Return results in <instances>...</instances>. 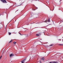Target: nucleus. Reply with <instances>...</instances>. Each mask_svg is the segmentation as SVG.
I'll return each instance as SVG.
<instances>
[{"label": "nucleus", "instance_id": "nucleus-14", "mask_svg": "<svg viewBox=\"0 0 63 63\" xmlns=\"http://www.w3.org/2000/svg\"><path fill=\"white\" fill-rule=\"evenodd\" d=\"M49 63H51V62H50Z\"/></svg>", "mask_w": 63, "mask_h": 63}, {"label": "nucleus", "instance_id": "nucleus-11", "mask_svg": "<svg viewBox=\"0 0 63 63\" xmlns=\"http://www.w3.org/2000/svg\"><path fill=\"white\" fill-rule=\"evenodd\" d=\"M2 57V56H1L0 57V59H1V58Z\"/></svg>", "mask_w": 63, "mask_h": 63}, {"label": "nucleus", "instance_id": "nucleus-13", "mask_svg": "<svg viewBox=\"0 0 63 63\" xmlns=\"http://www.w3.org/2000/svg\"><path fill=\"white\" fill-rule=\"evenodd\" d=\"M50 46H52V45H50Z\"/></svg>", "mask_w": 63, "mask_h": 63}, {"label": "nucleus", "instance_id": "nucleus-9", "mask_svg": "<svg viewBox=\"0 0 63 63\" xmlns=\"http://www.w3.org/2000/svg\"><path fill=\"white\" fill-rule=\"evenodd\" d=\"M48 22H50V20H48Z\"/></svg>", "mask_w": 63, "mask_h": 63}, {"label": "nucleus", "instance_id": "nucleus-2", "mask_svg": "<svg viewBox=\"0 0 63 63\" xmlns=\"http://www.w3.org/2000/svg\"><path fill=\"white\" fill-rule=\"evenodd\" d=\"M14 56V54H11L10 55V57H12V56Z\"/></svg>", "mask_w": 63, "mask_h": 63}, {"label": "nucleus", "instance_id": "nucleus-7", "mask_svg": "<svg viewBox=\"0 0 63 63\" xmlns=\"http://www.w3.org/2000/svg\"><path fill=\"white\" fill-rule=\"evenodd\" d=\"M42 59L43 60H44V58H42Z\"/></svg>", "mask_w": 63, "mask_h": 63}, {"label": "nucleus", "instance_id": "nucleus-1", "mask_svg": "<svg viewBox=\"0 0 63 63\" xmlns=\"http://www.w3.org/2000/svg\"><path fill=\"white\" fill-rule=\"evenodd\" d=\"M1 1H2V2L3 3H7V2L6 1V0H0Z\"/></svg>", "mask_w": 63, "mask_h": 63}, {"label": "nucleus", "instance_id": "nucleus-15", "mask_svg": "<svg viewBox=\"0 0 63 63\" xmlns=\"http://www.w3.org/2000/svg\"><path fill=\"white\" fill-rule=\"evenodd\" d=\"M39 35H40V34H39Z\"/></svg>", "mask_w": 63, "mask_h": 63}, {"label": "nucleus", "instance_id": "nucleus-6", "mask_svg": "<svg viewBox=\"0 0 63 63\" xmlns=\"http://www.w3.org/2000/svg\"><path fill=\"white\" fill-rule=\"evenodd\" d=\"M59 46H63V45L61 44H59Z\"/></svg>", "mask_w": 63, "mask_h": 63}, {"label": "nucleus", "instance_id": "nucleus-4", "mask_svg": "<svg viewBox=\"0 0 63 63\" xmlns=\"http://www.w3.org/2000/svg\"><path fill=\"white\" fill-rule=\"evenodd\" d=\"M9 35H11V32H9Z\"/></svg>", "mask_w": 63, "mask_h": 63}, {"label": "nucleus", "instance_id": "nucleus-10", "mask_svg": "<svg viewBox=\"0 0 63 63\" xmlns=\"http://www.w3.org/2000/svg\"><path fill=\"white\" fill-rule=\"evenodd\" d=\"M12 42V41L11 40L9 43H11V42Z\"/></svg>", "mask_w": 63, "mask_h": 63}, {"label": "nucleus", "instance_id": "nucleus-8", "mask_svg": "<svg viewBox=\"0 0 63 63\" xmlns=\"http://www.w3.org/2000/svg\"><path fill=\"white\" fill-rule=\"evenodd\" d=\"M39 36V35L38 34H36V36Z\"/></svg>", "mask_w": 63, "mask_h": 63}, {"label": "nucleus", "instance_id": "nucleus-3", "mask_svg": "<svg viewBox=\"0 0 63 63\" xmlns=\"http://www.w3.org/2000/svg\"><path fill=\"white\" fill-rule=\"evenodd\" d=\"M21 62L22 63H24V62H25V60H24L23 61H21Z\"/></svg>", "mask_w": 63, "mask_h": 63}, {"label": "nucleus", "instance_id": "nucleus-12", "mask_svg": "<svg viewBox=\"0 0 63 63\" xmlns=\"http://www.w3.org/2000/svg\"><path fill=\"white\" fill-rule=\"evenodd\" d=\"M47 21H44V22H47Z\"/></svg>", "mask_w": 63, "mask_h": 63}, {"label": "nucleus", "instance_id": "nucleus-5", "mask_svg": "<svg viewBox=\"0 0 63 63\" xmlns=\"http://www.w3.org/2000/svg\"><path fill=\"white\" fill-rule=\"evenodd\" d=\"M16 42H13V43H14V44H16Z\"/></svg>", "mask_w": 63, "mask_h": 63}]
</instances>
